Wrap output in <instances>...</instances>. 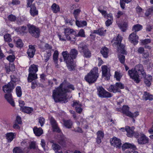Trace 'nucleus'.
I'll list each match as a JSON object with an SVG mask.
<instances>
[{"label":"nucleus","mask_w":153,"mask_h":153,"mask_svg":"<svg viewBox=\"0 0 153 153\" xmlns=\"http://www.w3.org/2000/svg\"><path fill=\"white\" fill-rule=\"evenodd\" d=\"M70 89H74V86L71 84L67 85L65 83H61L59 87L53 91L52 97L55 102L66 103L68 102L66 93L70 92Z\"/></svg>","instance_id":"f257e3e1"},{"label":"nucleus","mask_w":153,"mask_h":153,"mask_svg":"<svg viewBox=\"0 0 153 153\" xmlns=\"http://www.w3.org/2000/svg\"><path fill=\"white\" fill-rule=\"evenodd\" d=\"M128 73L130 78L134 79L137 83H139L140 81L139 78V74H141L144 77H146V76L143 66L140 64L137 65L135 67L134 70L132 69L129 70Z\"/></svg>","instance_id":"f03ea898"},{"label":"nucleus","mask_w":153,"mask_h":153,"mask_svg":"<svg viewBox=\"0 0 153 153\" xmlns=\"http://www.w3.org/2000/svg\"><path fill=\"white\" fill-rule=\"evenodd\" d=\"M98 69L97 67L94 68L85 77L86 81L89 84L96 82L99 76Z\"/></svg>","instance_id":"7ed1b4c3"},{"label":"nucleus","mask_w":153,"mask_h":153,"mask_svg":"<svg viewBox=\"0 0 153 153\" xmlns=\"http://www.w3.org/2000/svg\"><path fill=\"white\" fill-rule=\"evenodd\" d=\"M122 37L119 35H118L117 37L114 38L112 41L113 43V45L114 46H116L118 50L120 51V53L124 54H126L127 52L124 49L125 46L121 44Z\"/></svg>","instance_id":"20e7f679"},{"label":"nucleus","mask_w":153,"mask_h":153,"mask_svg":"<svg viewBox=\"0 0 153 153\" xmlns=\"http://www.w3.org/2000/svg\"><path fill=\"white\" fill-rule=\"evenodd\" d=\"M29 74L27 77L28 81L31 82L37 78L36 74L38 71V66L34 64L30 66L29 69Z\"/></svg>","instance_id":"39448f33"},{"label":"nucleus","mask_w":153,"mask_h":153,"mask_svg":"<svg viewBox=\"0 0 153 153\" xmlns=\"http://www.w3.org/2000/svg\"><path fill=\"white\" fill-rule=\"evenodd\" d=\"M62 54L64 59H65L66 57L68 60L73 61V59L76 58L78 52L76 49H72L71 50L70 53L65 51L62 52Z\"/></svg>","instance_id":"423d86ee"},{"label":"nucleus","mask_w":153,"mask_h":153,"mask_svg":"<svg viewBox=\"0 0 153 153\" xmlns=\"http://www.w3.org/2000/svg\"><path fill=\"white\" fill-rule=\"evenodd\" d=\"M27 27L29 33L32 36L36 38L39 37L40 30L38 27L30 24L27 25Z\"/></svg>","instance_id":"0eeeda50"},{"label":"nucleus","mask_w":153,"mask_h":153,"mask_svg":"<svg viewBox=\"0 0 153 153\" xmlns=\"http://www.w3.org/2000/svg\"><path fill=\"white\" fill-rule=\"evenodd\" d=\"M124 88V85L120 82H117L115 84L110 85L107 89L108 91L114 93L120 92V89Z\"/></svg>","instance_id":"6e6552de"},{"label":"nucleus","mask_w":153,"mask_h":153,"mask_svg":"<svg viewBox=\"0 0 153 153\" xmlns=\"http://www.w3.org/2000/svg\"><path fill=\"white\" fill-rule=\"evenodd\" d=\"M97 94L101 98H109L112 96V94L105 90L102 86L97 87Z\"/></svg>","instance_id":"1a4fd4ad"},{"label":"nucleus","mask_w":153,"mask_h":153,"mask_svg":"<svg viewBox=\"0 0 153 153\" xmlns=\"http://www.w3.org/2000/svg\"><path fill=\"white\" fill-rule=\"evenodd\" d=\"M78 50L81 53H83L84 56L85 57L89 58L91 56V53L86 46L82 43L79 45Z\"/></svg>","instance_id":"9d476101"},{"label":"nucleus","mask_w":153,"mask_h":153,"mask_svg":"<svg viewBox=\"0 0 153 153\" xmlns=\"http://www.w3.org/2000/svg\"><path fill=\"white\" fill-rule=\"evenodd\" d=\"M122 110L124 114L132 118L136 117L139 115L138 112L136 111L133 113L129 111V107L127 105L123 106Z\"/></svg>","instance_id":"9b49d317"},{"label":"nucleus","mask_w":153,"mask_h":153,"mask_svg":"<svg viewBox=\"0 0 153 153\" xmlns=\"http://www.w3.org/2000/svg\"><path fill=\"white\" fill-rule=\"evenodd\" d=\"M101 68L102 77H105L107 80H109L111 76L109 69L108 68L107 66L105 65L102 66Z\"/></svg>","instance_id":"f8f14e48"},{"label":"nucleus","mask_w":153,"mask_h":153,"mask_svg":"<svg viewBox=\"0 0 153 153\" xmlns=\"http://www.w3.org/2000/svg\"><path fill=\"white\" fill-rule=\"evenodd\" d=\"M15 85L12 82H10L7 84L5 85L2 87V90L4 93H11L13 89H14Z\"/></svg>","instance_id":"ddd939ff"},{"label":"nucleus","mask_w":153,"mask_h":153,"mask_svg":"<svg viewBox=\"0 0 153 153\" xmlns=\"http://www.w3.org/2000/svg\"><path fill=\"white\" fill-rule=\"evenodd\" d=\"M136 33L133 32L129 36L128 39L129 41L134 45H136L138 42V36L136 35Z\"/></svg>","instance_id":"4468645a"},{"label":"nucleus","mask_w":153,"mask_h":153,"mask_svg":"<svg viewBox=\"0 0 153 153\" xmlns=\"http://www.w3.org/2000/svg\"><path fill=\"white\" fill-rule=\"evenodd\" d=\"M138 141L139 144H143L148 143L149 138L143 134L138 135Z\"/></svg>","instance_id":"2eb2a0df"},{"label":"nucleus","mask_w":153,"mask_h":153,"mask_svg":"<svg viewBox=\"0 0 153 153\" xmlns=\"http://www.w3.org/2000/svg\"><path fill=\"white\" fill-rule=\"evenodd\" d=\"M111 145L118 148H120L122 145L120 140L115 137H114L111 140Z\"/></svg>","instance_id":"dca6fc26"},{"label":"nucleus","mask_w":153,"mask_h":153,"mask_svg":"<svg viewBox=\"0 0 153 153\" xmlns=\"http://www.w3.org/2000/svg\"><path fill=\"white\" fill-rule=\"evenodd\" d=\"M64 61L66 62L69 71L74 70L75 66L73 61L68 60L66 57L65 59H64Z\"/></svg>","instance_id":"f3484780"},{"label":"nucleus","mask_w":153,"mask_h":153,"mask_svg":"<svg viewBox=\"0 0 153 153\" xmlns=\"http://www.w3.org/2000/svg\"><path fill=\"white\" fill-rule=\"evenodd\" d=\"M50 121L53 131H56L59 133L61 131V130L57 126L56 120L53 117H51Z\"/></svg>","instance_id":"a211bd4d"},{"label":"nucleus","mask_w":153,"mask_h":153,"mask_svg":"<svg viewBox=\"0 0 153 153\" xmlns=\"http://www.w3.org/2000/svg\"><path fill=\"white\" fill-rule=\"evenodd\" d=\"M36 49L34 45H29L27 50V53L28 56L30 58H33L35 53Z\"/></svg>","instance_id":"6ab92c4d"},{"label":"nucleus","mask_w":153,"mask_h":153,"mask_svg":"<svg viewBox=\"0 0 153 153\" xmlns=\"http://www.w3.org/2000/svg\"><path fill=\"white\" fill-rule=\"evenodd\" d=\"M4 97L12 106L14 107L15 106L14 102L11 93L6 94L4 95Z\"/></svg>","instance_id":"aec40b11"},{"label":"nucleus","mask_w":153,"mask_h":153,"mask_svg":"<svg viewBox=\"0 0 153 153\" xmlns=\"http://www.w3.org/2000/svg\"><path fill=\"white\" fill-rule=\"evenodd\" d=\"M51 148L55 153H63L61 146L57 144L53 143L52 145Z\"/></svg>","instance_id":"412c9836"},{"label":"nucleus","mask_w":153,"mask_h":153,"mask_svg":"<svg viewBox=\"0 0 153 153\" xmlns=\"http://www.w3.org/2000/svg\"><path fill=\"white\" fill-rule=\"evenodd\" d=\"M64 29L65 37H66L67 36H70L71 34H74L76 33L75 32L73 29L69 27L64 28Z\"/></svg>","instance_id":"4be33fe9"},{"label":"nucleus","mask_w":153,"mask_h":153,"mask_svg":"<svg viewBox=\"0 0 153 153\" xmlns=\"http://www.w3.org/2000/svg\"><path fill=\"white\" fill-rule=\"evenodd\" d=\"M134 127H132L131 128L128 126L125 127V131L127 132V135L128 137H131L134 134Z\"/></svg>","instance_id":"5701e85b"},{"label":"nucleus","mask_w":153,"mask_h":153,"mask_svg":"<svg viewBox=\"0 0 153 153\" xmlns=\"http://www.w3.org/2000/svg\"><path fill=\"white\" fill-rule=\"evenodd\" d=\"M33 131L35 135L37 136H40L43 133V130L41 128L35 127L33 128Z\"/></svg>","instance_id":"b1692460"},{"label":"nucleus","mask_w":153,"mask_h":153,"mask_svg":"<svg viewBox=\"0 0 153 153\" xmlns=\"http://www.w3.org/2000/svg\"><path fill=\"white\" fill-rule=\"evenodd\" d=\"M98 11L101 13L103 15L105 18L108 19L109 18H110L109 19H113V17L112 15L111 14H107L106 11L103 10L100 8H98Z\"/></svg>","instance_id":"393cba45"},{"label":"nucleus","mask_w":153,"mask_h":153,"mask_svg":"<svg viewBox=\"0 0 153 153\" xmlns=\"http://www.w3.org/2000/svg\"><path fill=\"white\" fill-rule=\"evenodd\" d=\"M122 148L123 151L128 148H132L133 149L136 148L134 144L126 143L124 144L122 146Z\"/></svg>","instance_id":"a878e982"},{"label":"nucleus","mask_w":153,"mask_h":153,"mask_svg":"<svg viewBox=\"0 0 153 153\" xmlns=\"http://www.w3.org/2000/svg\"><path fill=\"white\" fill-rule=\"evenodd\" d=\"M15 133L12 132L7 133L6 134V137L7 142L9 143L11 142L15 138Z\"/></svg>","instance_id":"bb28decb"},{"label":"nucleus","mask_w":153,"mask_h":153,"mask_svg":"<svg viewBox=\"0 0 153 153\" xmlns=\"http://www.w3.org/2000/svg\"><path fill=\"white\" fill-rule=\"evenodd\" d=\"M59 134L58 136V142L60 145H63L65 142L66 139L62 134Z\"/></svg>","instance_id":"cd10ccee"},{"label":"nucleus","mask_w":153,"mask_h":153,"mask_svg":"<svg viewBox=\"0 0 153 153\" xmlns=\"http://www.w3.org/2000/svg\"><path fill=\"white\" fill-rule=\"evenodd\" d=\"M20 110L25 113L30 114L33 111V109L32 108L24 106L23 107L20 108Z\"/></svg>","instance_id":"c85d7f7f"},{"label":"nucleus","mask_w":153,"mask_h":153,"mask_svg":"<svg viewBox=\"0 0 153 153\" xmlns=\"http://www.w3.org/2000/svg\"><path fill=\"white\" fill-rule=\"evenodd\" d=\"M143 98L145 100H152L153 99L152 95L146 91H145L144 92L143 96Z\"/></svg>","instance_id":"c756f323"},{"label":"nucleus","mask_w":153,"mask_h":153,"mask_svg":"<svg viewBox=\"0 0 153 153\" xmlns=\"http://www.w3.org/2000/svg\"><path fill=\"white\" fill-rule=\"evenodd\" d=\"M109 51V50L108 48L105 47H103L102 48L100 52L103 57L107 58L108 57Z\"/></svg>","instance_id":"7c9ffc66"},{"label":"nucleus","mask_w":153,"mask_h":153,"mask_svg":"<svg viewBox=\"0 0 153 153\" xmlns=\"http://www.w3.org/2000/svg\"><path fill=\"white\" fill-rule=\"evenodd\" d=\"M30 13L31 15L33 16L38 14V11L36 10V7L33 5H32L30 7Z\"/></svg>","instance_id":"2f4dec72"},{"label":"nucleus","mask_w":153,"mask_h":153,"mask_svg":"<svg viewBox=\"0 0 153 153\" xmlns=\"http://www.w3.org/2000/svg\"><path fill=\"white\" fill-rule=\"evenodd\" d=\"M40 48L42 49V51H44L47 50H50L51 49L52 47L47 43L42 44V45H41Z\"/></svg>","instance_id":"473e14b6"},{"label":"nucleus","mask_w":153,"mask_h":153,"mask_svg":"<svg viewBox=\"0 0 153 153\" xmlns=\"http://www.w3.org/2000/svg\"><path fill=\"white\" fill-rule=\"evenodd\" d=\"M76 24L78 27H83L87 25V22L85 21L76 20Z\"/></svg>","instance_id":"72a5a7b5"},{"label":"nucleus","mask_w":153,"mask_h":153,"mask_svg":"<svg viewBox=\"0 0 153 153\" xmlns=\"http://www.w3.org/2000/svg\"><path fill=\"white\" fill-rule=\"evenodd\" d=\"M64 125L67 128H71L73 124L72 122L70 120L63 121Z\"/></svg>","instance_id":"f704fd0d"},{"label":"nucleus","mask_w":153,"mask_h":153,"mask_svg":"<svg viewBox=\"0 0 153 153\" xmlns=\"http://www.w3.org/2000/svg\"><path fill=\"white\" fill-rule=\"evenodd\" d=\"M142 26L139 24H136L134 25L132 27V30L134 32H136L141 30L142 29Z\"/></svg>","instance_id":"c9c22d12"},{"label":"nucleus","mask_w":153,"mask_h":153,"mask_svg":"<svg viewBox=\"0 0 153 153\" xmlns=\"http://www.w3.org/2000/svg\"><path fill=\"white\" fill-rule=\"evenodd\" d=\"M145 78L144 80V82L146 85L148 86H149L151 84V81L152 79V76H149L147 77V78Z\"/></svg>","instance_id":"e433bc0d"},{"label":"nucleus","mask_w":153,"mask_h":153,"mask_svg":"<svg viewBox=\"0 0 153 153\" xmlns=\"http://www.w3.org/2000/svg\"><path fill=\"white\" fill-rule=\"evenodd\" d=\"M51 8L53 12L54 13H57L60 10V8L59 6L56 4L54 3L51 6Z\"/></svg>","instance_id":"4c0bfd02"},{"label":"nucleus","mask_w":153,"mask_h":153,"mask_svg":"<svg viewBox=\"0 0 153 153\" xmlns=\"http://www.w3.org/2000/svg\"><path fill=\"white\" fill-rule=\"evenodd\" d=\"M106 30H104V29L103 28H100L97 30H94V31L95 33L102 36L104 34Z\"/></svg>","instance_id":"58836bf2"},{"label":"nucleus","mask_w":153,"mask_h":153,"mask_svg":"<svg viewBox=\"0 0 153 153\" xmlns=\"http://www.w3.org/2000/svg\"><path fill=\"white\" fill-rule=\"evenodd\" d=\"M127 26L128 25L126 22H124L123 23L119 25V27H120V29L123 32H125L126 31Z\"/></svg>","instance_id":"ea45409f"},{"label":"nucleus","mask_w":153,"mask_h":153,"mask_svg":"<svg viewBox=\"0 0 153 153\" xmlns=\"http://www.w3.org/2000/svg\"><path fill=\"white\" fill-rule=\"evenodd\" d=\"M13 153H23V150L21 147H16L13 149Z\"/></svg>","instance_id":"a19ab883"},{"label":"nucleus","mask_w":153,"mask_h":153,"mask_svg":"<svg viewBox=\"0 0 153 153\" xmlns=\"http://www.w3.org/2000/svg\"><path fill=\"white\" fill-rule=\"evenodd\" d=\"M4 39L5 42H9L12 40L10 35L8 33L6 34L4 36Z\"/></svg>","instance_id":"79ce46f5"},{"label":"nucleus","mask_w":153,"mask_h":153,"mask_svg":"<svg viewBox=\"0 0 153 153\" xmlns=\"http://www.w3.org/2000/svg\"><path fill=\"white\" fill-rule=\"evenodd\" d=\"M16 93L17 96L19 97H20L22 95V91L20 86H17L16 88Z\"/></svg>","instance_id":"37998d69"},{"label":"nucleus","mask_w":153,"mask_h":153,"mask_svg":"<svg viewBox=\"0 0 153 153\" xmlns=\"http://www.w3.org/2000/svg\"><path fill=\"white\" fill-rule=\"evenodd\" d=\"M58 54V52L57 51H55L53 54V59L56 64L57 63Z\"/></svg>","instance_id":"c03bdc74"},{"label":"nucleus","mask_w":153,"mask_h":153,"mask_svg":"<svg viewBox=\"0 0 153 153\" xmlns=\"http://www.w3.org/2000/svg\"><path fill=\"white\" fill-rule=\"evenodd\" d=\"M66 39L67 40L71 41L74 42L76 40V36L74 34L73 36L72 34H71L70 36H67L66 37Z\"/></svg>","instance_id":"a18cd8bd"},{"label":"nucleus","mask_w":153,"mask_h":153,"mask_svg":"<svg viewBox=\"0 0 153 153\" xmlns=\"http://www.w3.org/2000/svg\"><path fill=\"white\" fill-rule=\"evenodd\" d=\"M26 28L25 27L22 26L21 27H18L16 30H17V32H19L20 33H24L26 30Z\"/></svg>","instance_id":"49530a36"},{"label":"nucleus","mask_w":153,"mask_h":153,"mask_svg":"<svg viewBox=\"0 0 153 153\" xmlns=\"http://www.w3.org/2000/svg\"><path fill=\"white\" fill-rule=\"evenodd\" d=\"M16 45L17 47H22L23 45V44L20 39H18L16 42Z\"/></svg>","instance_id":"de8ad7c7"},{"label":"nucleus","mask_w":153,"mask_h":153,"mask_svg":"<svg viewBox=\"0 0 153 153\" xmlns=\"http://www.w3.org/2000/svg\"><path fill=\"white\" fill-rule=\"evenodd\" d=\"M80 12L81 10L79 9H77L74 10L73 13V14L76 19H77V17Z\"/></svg>","instance_id":"09e8293b"},{"label":"nucleus","mask_w":153,"mask_h":153,"mask_svg":"<svg viewBox=\"0 0 153 153\" xmlns=\"http://www.w3.org/2000/svg\"><path fill=\"white\" fill-rule=\"evenodd\" d=\"M77 36L83 37H85V35L84 30L83 29H80L77 34Z\"/></svg>","instance_id":"8fccbe9b"},{"label":"nucleus","mask_w":153,"mask_h":153,"mask_svg":"<svg viewBox=\"0 0 153 153\" xmlns=\"http://www.w3.org/2000/svg\"><path fill=\"white\" fill-rule=\"evenodd\" d=\"M152 13H153V7H152L146 10L145 14L146 16H148Z\"/></svg>","instance_id":"3c124183"},{"label":"nucleus","mask_w":153,"mask_h":153,"mask_svg":"<svg viewBox=\"0 0 153 153\" xmlns=\"http://www.w3.org/2000/svg\"><path fill=\"white\" fill-rule=\"evenodd\" d=\"M118 57L120 62L122 64H124L125 61V56L122 55H119Z\"/></svg>","instance_id":"603ef678"},{"label":"nucleus","mask_w":153,"mask_h":153,"mask_svg":"<svg viewBox=\"0 0 153 153\" xmlns=\"http://www.w3.org/2000/svg\"><path fill=\"white\" fill-rule=\"evenodd\" d=\"M80 122L82 123V125H83L85 128H87L88 127L87 123L85 119L81 118Z\"/></svg>","instance_id":"864d4df0"},{"label":"nucleus","mask_w":153,"mask_h":153,"mask_svg":"<svg viewBox=\"0 0 153 153\" xmlns=\"http://www.w3.org/2000/svg\"><path fill=\"white\" fill-rule=\"evenodd\" d=\"M122 76L120 73L116 71L115 73L114 77L116 78V79L118 81H120Z\"/></svg>","instance_id":"5fc2aeb1"},{"label":"nucleus","mask_w":153,"mask_h":153,"mask_svg":"<svg viewBox=\"0 0 153 153\" xmlns=\"http://www.w3.org/2000/svg\"><path fill=\"white\" fill-rule=\"evenodd\" d=\"M7 59L10 62H13L15 59V56L14 55H10L7 57Z\"/></svg>","instance_id":"6e6d98bb"},{"label":"nucleus","mask_w":153,"mask_h":153,"mask_svg":"<svg viewBox=\"0 0 153 153\" xmlns=\"http://www.w3.org/2000/svg\"><path fill=\"white\" fill-rule=\"evenodd\" d=\"M65 21V22L66 24H69V25H73V22L74 21L72 19H68L67 18H64Z\"/></svg>","instance_id":"4d7b16f0"},{"label":"nucleus","mask_w":153,"mask_h":153,"mask_svg":"<svg viewBox=\"0 0 153 153\" xmlns=\"http://www.w3.org/2000/svg\"><path fill=\"white\" fill-rule=\"evenodd\" d=\"M45 122V120L44 118L42 117H41L39 118V123H40V126L42 127Z\"/></svg>","instance_id":"13d9d810"},{"label":"nucleus","mask_w":153,"mask_h":153,"mask_svg":"<svg viewBox=\"0 0 153 153\" xmlns=\"http://www.w3.org/2000/svg\"><path fill=\"white\" fill-rule=\"evenodd\" d=\"M72 106L73 107H75L76 108L77 106L78 107L81 106L82 105L79 103V101H73V103L72 104Z\"/></svg>","instance_id":"bf43d9fd"},{"label":"nucleus","mask_w":153,"mask_h":153,"mask_svg":"<svg viewBox=\"0 0 153 153\" xmlns=\"http://www.w3.org/2000/svg\"><path fill=\"white\" fill-rule=\"evenodd\" d=\"M113 22V19H108V20L105 22L106 26L107 27L110 26L112 24Z\"/></svg>","instance_id":"052dcab7"},{"label":"nucleus","mask_w":153,"mask_h":153,"mask_svg":"<svg viewBox=\"0 0 153 153\" xmlns=\"http://www.w3.org/2000/svg\"><path fill=\"white\" fill-rule=\"evenodd\" d=\"M39 84L36 81H34L31 83V88L32 89H34Z\"/></svg>","instance_id":"680f3d73"},{"label":"nucleus","mask_w":153,"mask_h":153,"mask_svg":"<svg viewBox=\"0 0 153 153\" xmlns=\"http://www.w3.org/2000/svg\"><path fill=\"white\" fill-rule=\"evenodd\" d=\"M97 137L103 138L104 135V134L103 132L101 131H98L97 133Z\"/></svg>","instance_id":"e2e57ef3"},{"label":"nucleus","mask_w":153,"mask_h":153,"mask_svg":"<svg viewBox=\"0 0 153 153\" xmlns=\"http://www.w3.org/2000/svg\"><path fill=\"white\" fill-rule=\"evenodd\" d=\"M143 45L149 43L151 42V40L149 39H146L143 40L141 41Z\"/></svg>","instance_id":"0e129e2a"},{"label":"nucleus","mask_w":153,"mask_h":153,"mask_svg":"<svg viewBox=\"0 0 153 153\" xmlns=\"http://www.w3.org/2000/svg\"><path fill=\"white\" fill-rule=\"evenodd\" d=\"M11 81L10 82H12L13 83L14 85V84L17 81V79L16 78V77L13 75L10 76Z\"/></svg>","instance_id":"69168bd1"},{"label":"nucleus","mask_w":153,"mask_h":153,"mask_svg":"<svg viewBox=\"0 0 153 153\" xmlns=\"http://www.w3.org/2000/svg\"><path fill=\"white\" fill-rule=\"evenodd\" d=\"M8 18L9 20L11 21H14L16 19V16L13 15H9L8 17Z\"/></svg>","instance_id":"338daca9"},{"label":"nucleus","mask_w":153,"mask_h":153,"mask_svg":"<svg viewBox=\"0 0 153 153\" xmlns=\"http://www.w3.org/2000/svg\"><path fill=\"white\" fill-rule=\"evenodd\" d=\"M124 14V13L123 12L121 11H119L117 12L116 16L117 18H119Z\"/></svg>","instance_id":"774afa93"}]
</instances>
